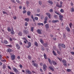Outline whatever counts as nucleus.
<instances>
[{
	"label": "nucleus",
	"mask_w": 74,
	"mask_h": 74,
	"mask_svg": "<svg viewBox=\"0 0 74 74\" xmlns=\"http://www.w3.org/2000/svg\"><path fill=\"white\" fill-rule=\"evenodd\" d=\"M27 25H28V23H27V22H25V26H27Z\"/></svg>",
	"instance_id": "obj_44"
},
{
	"label": "nucleus",
	"mask_w": 74,
	"mask_h": 74,
	"mask_svg": "<svg viewBox=\"0 0 74 74\" xmlns=\"http://www.w3.org/2000/svg\"><path fill=\"white\" fill-rule=\"evenodd\" d=\"M48 2L49 4H53V2L51 1H49Z\"/></svg>",
	"instance_id": "obj_23"
},
{
	"label": "nucleus",
	"mask_w": 74,
	"mask_h": 74,
	"mask_svg": "<svg viewBox=\"0 0 74 74\" xmlns=\"http://www.w3.org/2000/svg\"><path fill=\"white\" fill-rule=\"evenodd\" d=\"M34 27H31L30 30L31 32H33L34 30Z\"/></svg>",
	"instance_id": "obj_27"
},
{
	"label": "nucleus",
	"mask_w": 74,
	"mask_h": 74,
	"mask_svg": "<svg viewBox=\"0 0 74 74\" xmlns=\"http://www.w3.org/2000/svg\"><path fill=\"white\" fill-rule=\"evenodd\" d=\"M63 16L62 15H60L59 18H60V20L61 21V22H62L63 21Z\"/></svg>",
	"instance_id": "obj_7"
},
{
	"label": "nucleus",
	"mask_w": 74,
	"mask_h": 74,
	"mask_svg": "<svg viewBox=\"0 0 74 74\" xmlns=\"http://www.w3.org/2000/svg\"><path fill=\"white\" fill-rule=\"evenodd\" d=\"M67 72H70V71H71V70L70 69H67Z\"/></svg>",
	"instance_id": "obj_36"
},
{
	"label": "nucleus",
	"mask_w": 74,
	"mask_h": 74,
	"mask_svg": "<svg viewBox=\"0 0 74 74\" xmlns=\"http://www.w3.org/2000/svg\"><path fill=\"white\" fill-rule=\"evenodd\" d=\"M71 53L73 55H74V52H71Z\"/></svg>",
	"instance_id": "obj_63"
},
{
	"label": "nucleus",
	"mask_w": 74,
	"mask_h": 74,
	"mask_svg": "<svg viewBox=\"0 0 74 74\" xmlns=\"http://www.w3.org/2000/svg\"><path fill=\"white\" fill-rule=\"evenodd\" d=\"M62 61L63 63H66V60H63Z\"/></svg>",
	"instance_id": "obj_34"
},
{
	"label": "nucleus",
	"mask_w": 74,
	"mask_h": 74,
	"mask_svg": "<svg viewBox=\"0 0 74 74\" xmlns=\"http://www.w3.org/2000/svg\"><path fill=\"white\" fill-rule=\"evenodd\" d=\"M4 44H7L8 43V42L6 40H4Z\"/></svg>",
	"instance_id": "obj_32"
},
{
	"label": "nucleus",
	"mask_w": 74,
	"mask_h": 74,
	"mask_svg": "<svg viewBox=\"0 0 74 74\" xmlns=\"http://www.w3.org/2000/svg\"><path fill=\"white\" fill-rule=\"evenodd\" d=\"M7 51L8 52H12L13 51L10 48H8Z\"/></svg>",
	"instance_id": "obj_8"
},
{
	"label": "nucleus",
	"mask_w": 74,
	"mask_h": 74,
	"mask_svg": "<svg viewBox=\"0 0 74 74\" xmlns=\"http://www.w3.org/2000/svg\"><path fill=\"white\" fill-rule=\"evenodd\" d=\"M44 56V58L45 59H47V55L45 54V53H44V55H43Z\"/></svg>",
	"instance_id": "obj_16"
},
{
	"label": "nucleus",
	"mask_w": 74,
	"mask_h": 74,
	"mask_svg": "<svg viewBox=\"0 0 74 74\" xmlns=\"http://www.w3.org/2000/svg\"><path fill=\"white\" fill-rule=\"evenodd\" d=\"M11 34H14V31L13 30V28H12V30H11Z\"/></svg>",
	"instance_id": "obj_15"
},
{
	"label": "nucleus",
	"mask_w": 74,
	"mask_h": 74,
	"mask_svg": "<svg viewBox=\"0 0 74 74\" xmlns=\"http://www.w3.org/2000/svg\"><path fill=\"white\" fill-rule=\"evenodd\" d=\"M34 19H35V20L37 21V20H38V18L37 17H34Z\"/></svg>",
	"instance_id": "obj_53"
},
{
	"label": "nucleus",
	"mask_w": 74,
	"mask_h": 74,
	"mask_svg": "<svg viewBox=\"0 0 74 74\" xmlns=\"http://www.w3.org/2000/svg\"><path fill=\"white\" fill-rule=\"evenodd\" d=\"M26 4L27 5H28L29 4V2L28 1H26Z\"/></svg>",
	"instance_id": "obj_47"
},
{
	"label": "nucleus",
	"mask_w": 74,
	"mask_h": 74,
	"mask_svg": "<svg viewBox=\"0 0 74 74\" xmlns=\"http://www.w3.org/2000/svg\"><path fill=\"white\" fill-rule=\"evenodd\" d=\"M32 63H33L32 65L34 66V67H38V64L37 63H34L35 62L34 61H32Z\"/></svg>",
	"instance_id": "obj_1"
},
{
	"label": "nucleus",
	"mask_w": 74,
	"mask_h": 74,
	"mask_svg": "<svg viewBox=\"0 0 74 74\" xmlns=\"http://www.w3.org/2000/svg\"><path fill=\"white\" fill-rule=\"evenodd\" d=\"M54 18H57V17H58V16L56 15L55 14L54 15Z\"/></svg>",
	"instance_id": "obj_62"
},
{
	"label": "nucleus",
	"mask_w": 74,
	"mask_h": 74,
	"mask_svg": "<svg viewBox=\"0 0 74 74\" xmlns=\"http://www.w3.org/2000/svg\"><path fill=\"white\" fill-rule=\"evenodd\" d=\"M37 25H38L39 26H40V25H42V26H44V24H43V23H38Z\"/></svg>",
	"instance_id": "obj_26"
},
{
	"label": "nucleus",
	"mask_w": 74,
	"mask_h": 74,
	"mask_svg": "<svg viewBox=\"0 0 74 74\" xmlns=\"http://www.w3.org/2000/svg\"><path fill=\"white\" fill-rule=\"evenodd\" d=\"M37 11V12H38V13L40 12V9H38Z\"/></svg>",
	"instance_id": "obj_46"
},
{
	"label": "nucleus",
	"mask_w": 74,
	"mask_h": 74,
	"mask_svg": "<svg viewBox=\"0 0 74 74\" xmlns=\"http://www.w3.org/2000/svg\"><path fill=\"white\" fill-rule=\"evenodd\" d=\"M14 71L15 72V73H18V70L16 69L15 68H13V69Z\"/></svg>",
	"instance_id": "obj_10"
},
{
	"label": "nucleus",
	"mask_w": 74,
	"mask_h": 74,
	"mask_svg": "<svg viewBox=\"0 0 74 74\" xmlns=\"http://www.w3.org/2000/svg\"><path fill=\"white\" fill-rule=\"evenodd\" d=\"M3 14H6V15H8V14H7V13L5 11H3Z\"/></svg>",
	"instance_id": "obj_37"
},
{
	"label": "nucleus",
	"mask_w": 74,
	"mask_h": 74,
	"mask_svg": "<svg viewBox=\"0 0 74 74\" xmlns=\"http://www.w3.org/2000/svg\"><path fill=\"white\" fill-rule=\"evenodd\" d=\"M46 15L47 16H48L49 18H50V17L51 16V14H49V13H47Z\"/></svg>",
	"instance_id": "obj_18"
},
{
	"label": "nucleus",
	"mask_w": 74,
	"mask_h": 74,
	"mask_svg": "<svg viewBox=\"0 0 74 74\" xmlns=\"http://www.w3.org/2000/svg\"><path fill=\"white\" fill-rule=\"evenodd\" d=\"M53 53L54 55H55V56H57V54H56V52H55V51L54 50L53 51Z\"/></svg>",
	"instance_id": "obj_24"
},
{
	"label": "nucleus",
	"mask_w": 74,
	"mask_h": 74,
	"mask_svg": "<svg viewBox=\"0 0 74 74\" xmlns=\"http://www.w3.org/2000/svg\"><path fill=\"white\" fill-rule=\"evenodd\" d=\"M23 33H24V34H28L29 33V32L27 31L26 29H24L23 31Z\"/></svg>",
	"instance_id": "obj_6"
},
{
	"label": "nucleus",
	"mask_w": 74,
	"mask_h": 74,
	"mask_svg": "<svg viewBox=\"0 0 74 74\" xmlns=\"http://www.w3.org/2000/svg\"><path fill=\"white\" fill-rule=\"evenodd\" d=\"M40 72H41L42 73V72H43V70H42V69L41 68H40Z\"/></svg>",
	"instance_id": "obj_58"
},
{
	"label": "nucleus",
	"mask_w": 74,
	"mask_h": 74,
	"mask_svg": "<svg viewBox=\"0 0 74 74\" xmlns=\"http://www.w3.org/2000/svg\"><path fill=\"white\" fill-rule=\"evenodd\" d=\"M18 35H19V36H22V32H20L18 34Z\"/></svg>",
	"instance_id": "obj_21"
},
{
	"label": "nucleus",
	"mask_w": 74,
	"mask_h": 74,
	"mask_svg": "<svg viewBox=\"0 0 74 74\" xmlns=\"http://www.w3.org/2000/svg\"><path fill=\"white\" fill-rule=\"evenodd\" d=\"M39 4L40 5H42V3H41V1H39Z\"/></svg>",
	"instance_id": "obj_45"
},
{
	"label": "nucleus",
	"mask_w": 74,
	"mask_h": 74,
	"mask_svg": "<svg viewBox=\"0 0 74 74\" xmlns=\"http://www.w3.org/2000/svg\"><path fill=\"white\" fill-rule=\"evenodd\" d=\"M66 30L67 32H70V29L69 28V27H66Z\"/></svg>",
	"instance_id": "obj_12"
},
{
	"label": "nucleus",
	"mask_w": 74,
	"mask_h": 74,
	"mask_svg": "<svg viewBox=\"0 0 74 74\" xmlns=\"http://www.w3.org/2000/svg\"><path fill=\"white\" fill-rule=\"evenodd\" d=\"M37 33L39 34H42V32H41V30L40 29H38L36 31Z\"/></svg>",
	"instance_id": "obj_4"
},
{
	"label": "nucleus",
	"mask_w": 74,
	"mask_h": 74,
	"mask_svg": "<svg viewBox=\"0 0 74 74\" xmlns=\"http://www.w3.org/2000/svg\"><path fill=\"white\" fill-rule=\"evenodd\" d=\"M47 20H48V17H46L45 18V21H47Z\"/></svg>",
	"instance_id": "obj_50"
},
{
	"label": "nucleus",
	"mask_w": 74,
	"mask_h": 74,
	"mask_svg": "<svg viewBox=\"0 0 74 74\" xmlns=\"http://www.w3.org/2000/svg\"><path fill=\"white\" fill-rule=\"evenodd\" d=\"M49 12H53V10H52V9H51L50 10H49Z\"/></svg>",
	"instance_id": "obj_55"
},
{
	"label": "nucleus",
	"mask_w": 74,
	"mask_h": 74,
	"mask_svg": "<svg viewBox=\"0 0 74 74\" xmlns=\"http://www.w3.org/2000/svg\"><path fill=\"white\" fill-rule=\"evenodd\" d=\"M49 68L51 70V71H54V69H53V68H52L51 66H49Z\"/></svg>",
	"instance_id": "obj_17"
},
{
	"label": "nucleus",
	"mask_w": 74,
	"mask_h": 74,
	"mask_svg": "<svg viewBox=\"0 0 74 74\" xmlns=\"http://www.w3.org/2000/svg\"><path fill=\"white\" fill-rule=\"evenodd\" d=\"M27 14L28 16H30V14H31V12H30L28 11L27 12Z\"/></svg>",
	"instance_id": "obj_19"
},
{
	"label": "nucleus",
	"mask_w": 74,
	"mask_h": 74,
	"mask_svg": "<svg viewBox=\"0 0 74 74\" xmlns=\"http://www.w3.org/2000/svg\"><path fill=\"white\" fill-rule=\"evenodd\" d=\"M16 2H17V3H20V1H19V0H16Z\"/></svg>",
	"instance_id": "obj_59"
},
{
	"label": "nucleus",
	"mask_w": 74,
	"mask_h": 74,
	"mask_svg": "<svg viewBox=\"0 0 74 74\" xmlns=\"http://www.w3.org/2000/svg\"><path fill=\"white\" fill-rule=\"evenodd\" d=\"M42 45L45 47H47V45H48V44H47V43H43L42 44Z\"/></svg>",
	"instance_id": "obj_31"
},
{
	"label": "nucleus",
	"mask_w": 74,
	"mask_h": 74,
	"mask_svg": "<svg viewBox=\"0 0 74 74\" xmlns=\"http://www.w3.org/2000/svg\"><path fill=\"white\" fill-rule=\"evenodd\" d=\"M3 67L2 68L3 69H5V68H6V66H5V64H3Z\"/></svg>",
	"instance_id": "obj_29"
},
{
	"label": "nucleus",
	"mask_w": 74,
	"mask_h": 74,
	"mask_svg": "<svg viewBox=\"0 0 74 74\" xmlns=\"http://www.w3.org/2000/svg\"><path fill=\"white\" fill-rule=\"evenodd\" d=\"M6 46L7 47H12V45H7Z\"/></svg>",
	"instance_id": "obj_52"
},
{
	"label": "nucleus",
	"mask_w": 74,
	"mask_h": 74,
	"mask_svg": "<svg viewBox=\"0 0 74 74\" xmlns=\"http://www.w3.org/2000/svg\"><path fill=\"white\" fill-rule=\"evenodd\" d=\"M8 32H11V30L10 29V27H8Z\"/></svg>",
	"instance_id": "obj_40"
},
{
	"label": "nucleus",
	"mask_w": 74,
	"mask_h": 74,
	"mask_svg": "<svg viewBox=\"0 0 74 74\" xmlns=\"http://www.w3.org/2000/svg\"><path fill=\"white\" fill-rule=\"evenodd\" d=\"M16 48H17V49H20V48H21L20 45L18 44L16 45Z\"/></svg>",
	"instance_id": "obj_9"
},
{
	"label": "nucleus",
	"mask_w": 74,
	"mask_h": 74,
	"mask_svg": "<svg viewBox=\"0 0 74 74\" xmlns=\"http://www.w3.org/2000/svg\"><path fill=\"white\" fill-rule=\"evenodd\" d=\"M61 46L62 47V48H66V47L65 46V45H64V44H61Z\"/></svg>",
	"instance_id": "obj_25"
},
{
	"label": "nucleus",
	"mask_w": 74,
	"mask_h": 74,
	"mask_svg": "<svg viewBox=\"0 0 74 74\" xmlns=\"http://www.w3.org/2000/svg\"><path fill=\"white\" fill-rule=\"evenodd\" d=\"M57 58L60 60V61H62V58H60L59 57H57Z\"/></svg>",
	"instance_id": "obj_41"
},
{
	"label": "nucleus",
	"mask_w": 74,
	"mask_h": 74,
	"mask_svg": "<svg viewBox=\"0 0 74 74\" xmlns=\"http://www.w3.org/2000/svg\"><path fill=\"white\" fill-rule=\"evenodd\" d=\"M45 27L46 29H48L49 27V26L48 24H47L45 25Z\"/></svg>",
	"instance_id": "obj_13"
},
{
	"label": "nucleus",
	"mask_w": 74,
	"mask_h": 74,
	"mask_svg": "<svg viewBox=\"0 0 74 74\" xmlns=\"http://www.w3.org/2000/svg\"><path fill=\"white\" fill-rule=\"evenodd\" d=\"M23 14H26V11L24 10L23 12Z\"/></svg>",
	"instance_id": "obj_54"
},
{
	"label": "nucleus",
	"mask_w": 74,
	"mask_h": 74,
	"mask_svg": "<svg viewBox=\"0 0 74 74\" xmlns=\"http://www.w3.org/2000/svg\"><path fill=\"white\" fill-rule=\"evenodd\" d=\"M34 45L36 46V47H38V43L37 42H35Z\"/></svg>",
	"instance_id": "obj_22"
},
{
	"label": "nucleus",
	"mask_w": 74,
	"mask_h": 74,
	"mask_svg": "<svg viewBox=\"0 0 74 74\" xmlns=\"http://www.w3.org/2000/svg\"><path fill=\"white\" fill-rule=\"evenodd\" d=\"M12 2L13 3H16V2L14 0H11Z\"/></svg>",
	"instance_id": "obj_43"
},
{
	"label": "nucleus",
	"mask_w": 74,
	"mask_h": 74,
	"mask_svg": "<svg viewBox=\"0 0 74 74\" xmlns=\"http://www.w3.org/2000/svg\"><path fill=\"white\" fill-rule=\"evenodd\" d=\"M47 66L46 65V64H45L43 66V69L44 71H45L47 70Z\"/></svg>",
	"instance_id": "obj_3"
},
{
	"label": "nucleus",
	"mask_w": 74,
	"mask_h": 74,
	"mask_svg": "<svg viewBox=\"0 0 74 74\" xmlns=\"http://www.w3.org/2000/svg\"><path fill=\"white\" fill-rule=\"evenodd\" d=\"M57 53L59 55H60V51H57Z\"/></svg>",
	"instance_id": "obj_56"
},
{
	"label": "nucleus",
	"mask_w": 74,
	"mask_h": 74,
	"mask_svg": "<svg viewBox=\"0 0 74 74\" xmlns=\"http://www.w3.org/2000/svg\"><path fill=\"white\" fill-rule=\"evenodd\" d=\"M42 51H44L45 50V49H44V47H42Z\"/></svg>",
	"instance_id": "obj_61"
},
{
	"label": "nucleus",
	"mask_w": 74,
	"mask_h": 74,
	"mask_svg": "<svg viewBox=\"0 0 74 74\" xmlns=\"http://www.w3.org/2000/svg\"><path fill=\"white\" fill-rule=\"evenodd\" d=\"M10 74H14V73L13 72H10Z\"/></svg>",
	"instance_id": "obj_64"
},
{
	"label": "nucleus",
	"mask_w": 74,
	"mask_h": 74,
	"mask_svg": "<svg viewBox=\"0 0 74 74\" xmlns=\"http://www.w3.org/2000/svg\"><path fill=\"white\" fill-rule=\"evenodd\" d=\"M63 65L65 67H67V64H66V63H64Z\"/></svg>",
	"instance_id": "obj_39"
},
{
	"label": "nucleus",
	"mask_w": 74,
	"mask_h": 74,
	"mask_svg": "<svg viewBox=\"0 0 74 74\" xmlns=\"http://www.w3.org/2000/svg\"><path fill=\"white\" fill-rule=\"evenodd\" d=\"M55 12L56 14H57V15H60V14H59V13L57 11H56Z\"/></svg>",
	"instance_id": "obj_33"
},
{
	"label": "nucleus",
	"mask_w": 74,
	"mask_h": 74,
	"mask_svg": "<svg viewBox=\"0 0 74 74\" xmlns=\"http://www.w3.org/2000/svg\"><path fill=\"white\" fill-rule=\"evenodd\" d=\"M24 20L26 22H29V18H25Z\"/></svg>",
	"instance_id": "obj_20"
},
{
	"label": "nucleus",
	"mask_w": 74,
	"mask_h": 74,
	"mask_svg": "<svg viewBox=\"0 0 74 74\" xmlns=\"http://www.w3.org/2000/svg\"><path fill=\"white\" fill-rule=\"evenodd\" d=\"M28 59L30 60V59H31V58H32V57L30 56H28Z\"/></svg>",
	"instance_id": "obj_38"
},
{
	"label": "nucleus",
	"mask_w": 74,
	"mask_h": 74,
	"mask_svg": "<svg viewBox=\"0 0 74 74\" xmlns=\"http://www.w3.org/2000/svg\"><path fill=\"white\" fill-rule=\"evenodd\" d=\"M1 61L2 62H6V60H1Z\"/></svg>",
	"instance_id": "obj_49"
},
{
	"label": "nucleus",
	"mask_w": 74,
	"mask_h": 74,
	"mask_svg": "<svg viewBox=\"0 0 74 74\" xmlns=\"http://www.w3.org/2000/svg\"><path fill=\"white\" fill-rule=\"evenodd\" d=\"M69 25L70 28H72L71 26H73V24H72V23H71L70 24H69Z\"/></svg>",
	"instance_id": "obj_42"
},
{
	"label": "nucleus",
	"mask_w": 74,
	"mask_h": 74,
	"mask_svg": "<svg viewBox=\"0 0 74 74\" xmlns=\"http://www.w3.org/2000/svg\"><path fill=\"white\" fill-rule=\"evenodd\" d=\"M27 44L28 46H26V47L27 48H29L30 47L32 46V43L30 42H28Z\"/></svg>",
	"instance_id": "obj_2"
},
{
	"label": "nucleus",
	"mask_w": 74,
	"mask_h": 74,
	"mask_svg": "<svg viewBox=\"0 0 74 74\" xmlns=\"http://www.w3.org/2000/svg\"><path fill=\"white\" fill-rule=\"evenodd\" d=\"M59 21L58 20H53L52 21V23H57V22H59Z\"/></svg>",
	"instance_id": "obj_11"
},
{
	"label": "nucleus",
	"mask_w": 74,
	"mask_h": 74,
	"mask_svg": "<svg viewBox=\"0 0 74 74\" xmlns=\"http://www.w3.org/2000/svg\"><path fill=\"white\" fill-rule=\"evenodd\" d=\"M58 47H59V48H60V47H61V44H59L58 45Z\"/></svg>",
	"instance_id": "obj_57"
},
{
	"label": "nucleus",
	"mask_w": 74,
	"mask_h": 74,
	"mask_svg": "<svg viewBox=\"0 0 74 74\" xmlns=\"http://www.w3.org/2000/svg\"><path fill=\"white\" fill-rule=\"evenodd\" d=\"M47 23V21L45 20L44 22V24H45L46 23Z\"/></svg>",
	"instance_id": "obj_48"
},
{
	"label": "nucleus",
	"mask_w": 74,
	"mask_h": 74,
	"mask_svg": "<svg viewBox=\"0 0 74 74\" xmlns=\"http://www.w3.org/2000/svg\"><path fill=\"white\" fill-rule=\"evenodd\" d=\"M71 12H74V8H72L71 9Z\"/></svg>",
	"instance_id": "obj_35"
},
{
	"label": "nucleus",
	"mask_w": 74,
	"mask_h": 74,
	"mask_svg": "<svg viewBox=\"0 0 74 74\" xmlns=\"http://www.w3.org/2000/svg\"><path fill=\"white\" fill-rule=\"evenodd\" d=\"M48 60L50 63V64H52V62L51 61V60L49 58H48Z\"/></svg>",
	"instance_id": "obj_28"
},
{
	"label": "nucleus",
	"mask_w": 74,
	"mask_h": 74,
	"mask_svg": "<svg viewBox=\"0 0 74 74\" xmlns=\"http://www.w3.org/2000/svg\"><path fill=\"white\" fill-rule=\"evenodd\" d=\"M60 12H64V10H63L62 9L60 10Z\"/></svg>",
	"instance_id": "obj_51"
},
{
	"label": "nucleus",
	"mask_w": 74,
	"mask_h": 74,
	"mask_svg": "<svg viewBox=\"0 0 74 74\" xmlns=\"http://www.w3.org/2000/svg\"><path fill=\"white\" fill-rule=\"evenodd\" d=\"M40 42L41 43H42V44H44V41L42 40V39H40Z\"/></svg>",
	"instance_id": "obj_30"
},
{
	"label": "nucleus",
	"mask_w": 74,
	"mask_h": 74,
	"mask_svg": "<svg viewBox=\"0 0 74 74\" xmlns=\"http://www.w3.org/2000/svg\"><path fill=\"white\" fill-rule=\"evenodd\" d=\"M15 56L14 55H13L11 56V59L12 60H15Z\"/></svg>",
	"instance_id": "obj_5"
},
{
	"label": "nucleus",
	"mask_w": 74,
	"mask_h": 74,
	"mask_svg": "<svg viewBox=\"0 0 74 74\" xmlns=\"http://www.w3.org/2000/svg\"><path fill=\"white\" fill-rule=\"evenodd\" d=\"M52 63L53 64V65H56V64H57V63H56V62L54 61H52Z\"/></svg>",
	"instance_id": "obj_14"
},
{
	"label": "nucleus",
	"mask_w": 74,
	"mask_h": 74,
	"mask_svg": "<svg viewBox=\"0 0 74 74\" xmlns=\"http://www.w3.org/2000/svg\"><path fill=\"white\" fill-rule=\"evenodd\" d=\"M36 15L38 16H40V14H37Z\"/></svg>",
	"instance_id": "obj_60"
}]
</instances>
